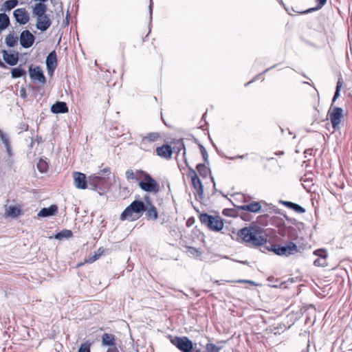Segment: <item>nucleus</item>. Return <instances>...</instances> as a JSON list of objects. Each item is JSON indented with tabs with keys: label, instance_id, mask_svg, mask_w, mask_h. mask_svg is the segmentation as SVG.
Wrapping results in <instances>:
<instances>
[{
	"label": "nucleus",
	"instance_id": "nucleus-1",
	"mask_svg": "<svg viewBox=\"0 0 352 352\" xmlns=\"http://www.w3.org/2000/svg\"><path fill=\"white\" fill-rule=\"evenodd\" d=\"M270 241L264 234V230L258 226L243 227V242L255 247L261 246V250L264 251V246H267Z\"/></svg>",
	"mask_w": 352,
	"mask_h": 352
},
{
	"label": "nucleus",
	"instance_id": "nucleus-2",
	"mask_svg": "<svg viewBox=\"0 0 352 352\" xmlns=\"http://www.w3.org/2000/svg\"><path fill=\"white\" fill-rule=\"evenodd\" d=\"M45 3H36L32 6V17L36 18V28L41 32L46 31L52 25L50 15L47 14Z\"/></svg>",
	"mask_w": 352,
	"mask_h": 352
},
{
	"label": "nucleus",
	"instance_id": "nucleus-3",
	"mask_svg": "<svg viewBox=\"0 0 352 352\" xmlns=\"http://www.w3.org/2000/svg\"><path fill=\"white\" fill-rule=\"evenodd\" d=\"M264 251L272 252L278 256H289L298 252L297 245L293 241H286L284 245L276 244L270 241L267 246H264Z\"/></svg>",
	"mask_w": 352,
	"mask_h": 352
},
{
	"label": "nucleus",
	"instance_id": "nucleus-4",
	"mask_svg": "<svg viewBox=\"0 0 352 352\" xmlns=\"http://www.w3.org/2000/svg\"><path fill=\"white\" fill-rule=\"evenodd\" d=\"M146 210V205L142 201H133L128 206L120 215V219L124 221H135L139 218L140 214Z\"/></svg>",
	"mask_w": 352,
	"mask_h": 352
},
{
	"label": "nucleus",
	"instance_id": "nucleus-5",
	"mask_svg": "<svg viewBox=\"0 0 352 352\" xmlns=\"http://www.w3.org/2000/svg\"><path fill=\"white\" fill-rule=\"evenodd\" d=\"M251 197L243 194V221H250V215L248 212L258 213L262 210L261 203L264 201H251Z\"/></svg>",
	"mask_w": 352,
	"mask_h": 352
},
{
	"label": "nucleus",
	"instance_id": "nucleus-6",
	"mask_svg": "<svg viewBox=\"0 0 352 352\" xmlns=\"http://www.w3.org/2000/svg\"><path fill=\"white\" fill-rule=\"evenodd\" d=\"M199 220L202 224L213 231H220L223 228V222L219 216L203 213L199 215Z\"/></svg>",
	"mask_w": 352,
	"mask_h": 352
},
{
	"label": "nucleus",
	"instance_id": "nucleus-7",
	"mask_svg": "<svg viewBox=\"0 0 352 352\" xmlns=\"http://www.w3.org/2000/svg\"><path fill=\"white\" fill-rule=\"evenodd\" d=\"M160 135L159 133H149L142 136L140 142V148L145 151H151L155 146V143L159 140Z\"/></svg>",
	"mask_w": 352,
	"mask_h": 352
},
{
	"label": "nucleus",
	"instance_id": "nucleus-8",
	"mask_svg": "<svg viewBox=\"0 0 352 352\" xmlns=\"http://www.w3.org/2000/svg\"><path fill=\"white\" fill-rule=\"evenodd\" d=\"M139 186L145 192L157 193L159 191L158 184L147 173H145L143 179L139 182Z\"/></svg>",
	"mask_w": 352,
	"mask_h": 352
},
{
	"label": "nucleus",
	"instance_id": "nucleus-9",
	"mask_svg": "<svg viewBox=\"0 0 352 352\" xmlns=\"http://www.w3.org/2000/svg\"><path fill=\"white\" fill-rule=\"evenodd\" d=\"M173 344L183 352H189L193 348L192 342L187 337H175L171 340Z\"/></svg>",
	"mask_w": 352,
	"mask_h": 352
},
{
	"label": "nucleus",
	"instance_id": "nucleus-10",
	"mask_svg": "<svg viewBox=\"0 0 352 352\" xmlns=\"http://www.w3.org/2000/svg\"><path fill=\"white\" fill-rule=\"evenodd\" d=\"M188 175L191 179L192 187L196 190L199 198L201 199L204 195V188L200 179L197 176L196 171L192 168L189 167Z\"/></svg>",
	"mask_w": 352,
	"mask_h": 352
},
{
	"label": "nucleus",
	"instance_id": "nucleus-11",
	"mask_svg": "<svg viewBox=\"0 0 352 352\" xmlns=\"http://www.w3.org/2000/svg\"><path fill=\"white\" fill-rule=\"evenodd\" d=\"M313 254L318 257L314 261V265L316 267L327 266V259L329 256L327 250L325 248H319L314 251Z\"/></svg>",
	"mask_w": 352,
	"mask_h": 352
},
{
	"label": "nucleus",
	"instance_id": "nucleus-12",
	"mask_svg": "<svg viewBox=\"0 0 352 352\" xmlns=\"http://www.w3.org/2000/svg\"><path fill=\"white\" fill-rule=\"evenodd\" d=\"M342 118L343 109L341 107H335L329 113V119L334 130L339 129V125Z\"/></svg>",
	"mask_w": 352,
	"mask_h": 352
},
{
	"label": "nucleus",
	"instance_id": "nucleus-13",
	"mask_svg": "<svg viewBox=\"0 0 352 352\" xmlns=\"http://www.w3.org/2000/svg\"><path fill=\"white\" fill-rule=\"evenodd\" d=\"M35 40L34 36L28 30H23L20 34V44L24 48L32 47Z\"/></svg>",
	"mask_w": 352,
	"mask_h": 352
},
{
	"label": "nucleus",
	"instance_id": "nucleus-14",
	"mask_svg": "<svg viewBox=\"0 0 352 352\" xmlns=\"http://www.w3.org/2000/svg\"><path fill=\"white\" fill-rule=\"evenodd\" d=\"M30 77L33 81H38L42 84H45L46 82L45 77L43 72L40 67L36 66L32 67V66L29 68Z\"/></svg>",
	"mask_w": 352,
	"mask_h": 352
},
{
	"label": "nucleus",
	"instance_id": "nucleus-15",
	"mask_svg": "<svg viewBox=\"0 0 352 352\" xmlns=\"http://www.w3.org/2000/svg\"><path fill=\"white\" fill-rule=\"evenodd\" d=\"M13 15L17 23L21 25L26 24L30 20V16L25 8H18L13 12Z\"/></svg>",
	"mask_w": 352,
	"mask_h": 352
},
{
	"label": "nucleus",
	"instance_id": "nucleus-16",
	"mask_svg": "<svg viewBox=\"0 0 352 352\" xmlns=\"http://www.w3.org/2000/svg\"><path fill=\"white\" fill-rule=\"evenodd\" d=\"M74 184L76 188L85 189L87 188L86 176L84 173L74 172L73 173Z\"/></svg>",
	"mask_w": 352,
	"mask_h": 352
},
{
	"label": "nucleus",
	"instance_id": "nucleus-17",
	"mask_svg": "<svg viewBox=\"0 0 352 352\" xmlns=\"http://www.w3.org/2000/svg\"><path fill=\"white\" fill-rule=\"evenodd\" d=\"M156 153L158 156L166 159H170L173 150L170 146L164 144L156 148Z\"/></svg>",
	"mask_w": 352,
	"mask_h": 352
},
{
	"label": "nucleus",
	"instance_id": "nucleus-18",
	"mask_svg": "<svg viewBox=\"0 0 352 352\" xmlns=\"http://www.w3.org/2000/svg\"><path fill=\"white\" fill-rule=\"evenodd\" d=\"M279 203L280 204L283 205L284 206H285L291 210H293L294 211H295L296 212H297L298 214L305 213L306 211L305 209L302 206H301L300 205H299L298 204L292 202V201L279 200Z\"/></svg>",
	"mask_w": 352,
	"mask_h": 352
},
{
	"label": "nucleus",
	"instance_id": "nucleus-19",
	"mask_svg": "<svg viewBox=\"0 0 352 352\" xmlns=\"http://www.w3.org/2000/svg\"><path fill=\"white\" fill-rule=\"evenodd\" d=\"M69 111L65 102H56L51 107V111L54 113H65Z\"/></svg>",
	"mask_w": 352,
	"mask_h": 352
},
{
	"label": "nucleus",
	"instance_id": "nucleus-20",
	"mask_svg": "<svg viewBox=\"0 0 352 352\" xmlns=\"http://www.w3.org/2000/svg\"><path fill=\"white\" fill-rule=\"evenodd\" d=\"M58 210V207L56 205H51L47 208H42L38 213L39 217H47L54 215Z\"/></svg>",
	"mask_w": 352,
	"mask_h": 352
},
{
	"label": "nucleus",
	"instance_id": "nucleus-21",
	"mask_svg": "<svg viewBox=\"0 0 352 352\" xmlns=\"http://www.w3.org/2000/svg\"><path fill=\"white\" fill-rule=\"evenodd\" d=\"M242 195L240 193H234L230 195V198H229V201L232 203L234 207L239 210H242L241 200Z\"/></svg>",
	"mask_w": 352,
	"mask_h": 352
},
{
	"label": "nucleus",
	"instance_id": "nucleus-22",
	"mask_svg": "<svg viewBox=\"0 0 352 352\" xmlns=\"http://www.w3.org/2000/svg\"><path fill=\"white\" fill-rule=\"evenodd\" d=\"M3 57L4 60L10 65L14 66L18 62V56L14 54H8L7 51L3 50Z\"/></svg>",
	"mask_w": 352,
	"mask_h": 352
},
{
	"label": "nucleus",
	"instance_id": "nucleus-23",
	"mask_svg": "<svg viewBox=\"0 0 352 352\" xmlns=\"http://www.w3.org/2000/svg\"><path fill=\"white\" fill-rule=\"evenodd\" d=\"M5 214L9 217L16 218L21 214V210L16 206H10L6 208Z\"/></svg>",
	"mask_w": 352,
	"mask_h": 352
},
{
	"label": "nucleus",
	"instance_id": "nucleus-24",
	"mask_svg": "<svg viewBox=\"0 0 352 352\" xmlns=\"http://www.w3.org/2000/svg\"><path fill=\"white\" fill-rule=\"evenodd\" d=\"M57 58L56 54L54 51L50 52L46 58V67H56Z\"/></svg>",
	"mask_w": 352,
	"mask_h": 352
},
{
	"label": "nucleus",
	"instance_id": "nucleus-25",
	"mask_svg": "<svg viewBox=\"0 0 352 352\" xmlns=\"http://www.w3.org/2000/svg\"><path fill=\"white\" fill-rule=\"evenodd\" d=\"M287 237L289 239L288 241H293L296 240L298 237V228L297 227H294L292 226H288L287 228Z\"/></svg>",
	"mask_w": 352,
	"mask_h": 352
},
{
	"label": "nucleus",
	"instance_id": "nucleus-26",
	"mask_svg": "<svg viewBox=\"0 0 352 352\" xmlns=\"http://www.w3.org/2000/svg\"><path fill=\"white\" fill-rule=\"evenodd\" d=\"M146 216L148 219H153L155 220L157 219L158 217V214L156 210V208L152 205L149 204V207L148 208H146Z\"/></svg>",
	"mask_w": 352,
	"mask_h": 352
},
{
	"label": "nucleus",
	"instance_id": "nucleus-27",
	"mask_svg": "<svg viewBox=\"0 0 352 352\" xmlns=\"http://www.w3.org/2000/svg\"><path fill=\"white\" fill-rule=\"evenodd\" d=\"M0 138L1 140L2 143L4 144L6 148V151L9 155H11V146L10 144V140L8 136L0 129Z\"/></svg>",
	"mask_w": 352,
	"mask_h": 352
},
{
	"label": "nucleus",
	"instance_id": "nucleus-28",
	"mask_svg": "<svg viewBox=\"0 0 352 352\" xmlns=\"http://www.w3.org/2000/svg\"><path fill=\"white\" fill-rule=\"evenodd\" d=\"M102 343L104 346L114 345L115 337L112 334L104 333L102 337Z\"/></svg>",
	"mask_w": 352,
	"mask_h": 352
},
{
	"label": "nucleus",
	"instance_id": "nucleus-29",
	"mask_svg": "<svg viewBox=\"0 0 352 352\" xmlns=\"http://www.w3.org/2000/svg\"><path fill=\"white\" fill-rule=\"evenodd\" d=\"M196 168L199 175L203 177H206L210 174V168L204 164H198Z\"/></svg>",
	"mask_w": 352,
	"mask_h": 352
},
{
	"label": "nucleus",
	"instance_id": "nucleus-30",
	"mask_svg": "<svg viewBox=\"0 0 352 352\" xmlns=\"http://www.w3.org/2000/svg\"><path fill=\"white\" fill-rule=\"evenodd\" d=\"M19 4L18 0H8L3 3V7L1 8V11H10Z\"/></svg>",
	"mask_w": 352,
	"mask_h": 352
},
{
	"label": "nucleus",
	"instance_id": "nucleus-31",
	"mask_svg": "<svg viewBox=\"0 0 352 352\" xmlns=\"http://www.w3.org/2000/svg\"><path fill=\"white\" fill-rule=\"evenodd\" d=\"M10 18L5 13L0 14V30L6 29L10 25Z\"/></svg>",
	"mask_w": 352,
	"mask_h": 352
},
{
	"label": "nucleus",
	"instance_id": "nucleus-32",
	"mask_svg": "<svg viewBox=\"0 0 352 352\" xmlns=\"http://www.w3.org/2000/svg\"><path fill=\"white\" fill-rule=\"evenodd\" d=\"M269 221L270 224L276 226L277 228L280 226H283V225L285 224L282 218L276 216L270 217Z\"/></svg>",
	"mask_w": 352,
	"mask_h": 352
},
{
	"label": "nucleus",
	"instance_id": "nucleus-33",
	"mask_svg": "<svg viewBox=\"0 0 352 352\" xmlns=\"http://www.w3.org/2000/svg\"><path fill=\"white\" fill-rule=\"evenodd\" d=\"M5 41L6 45L8 47H12L16 44L17 37L14 36V33H10L6 37Z\"/></svg>",
	"mask_w": 352,
	"mask_h": 352
},
{
	"label": "nucleus",
	"instance_id": "nucleus-34",
	"mask_svg": "<svg viewBox=\"0 0 352 352\" xmlns=\"http://www.w3.org/2000/svg\"><path fill=\"white\" fill-rule=\"evenodd\" d=\"M72 236V232L69 230H63L57 234H56L54 238L56 239H68Z\"/></svg>",
	"mask_w": 352,
	"mask_h": 352
},
{
	"label": "nucleus",
	"instance_id": "nucleus-35",
	"mask_svg": "<svg viewBox=\"0 0 352 352\" xmlns=\"http://www.w3.org/2000/svg\"><path fill=\"white\" fill-rule=\"evenodd\" d=\"M342 84H343L342 78H339L338 80V82L336 83V91H335L333 99H332V102H334L337 100V98L340 96V89L342 86Z\"/></svg>",
	"mask_w": 352,
	"mask_h": 352
},
{
	"label": "nucleus",
	"instance_id": "nucleus-36",
	"mask_svg": "<svg viewBox=\"0 0 352 352\" xmlns=\"http://www.w3.org/2000/svg\"><path fill=\"white\" fill-rule=\"evenodd\" d=\"M12 76L14 78H20L25 74V71L21 67H15L12 69Z\"/></svg>",
	"mask_w": 352,
	"mask_h": 352
},
{
	"label": "nucleus",
	"instance_id": "nucleus-37",
	"mask_svg": "<svg viewBox=\"0 0 352 352\" xmlns=\"http://www.w3.org/2000/svg\"><path fill=\"white\" fill-rule=\"evenodd\" d=\"M37 168L40 172L44 173L47 170L48 165L45 161L40 160L37 164Z\"/></svg>",
	"mask_w": 352,
	"mask_h": 352
},
{
	"label": "nucleus",
	"instance_id": "nucleus-38",
	"mask_svg": "<svg viewBox=\"0 0 352 352\" xmlns=\"http://www.w3.org/2000/svg\"><path fill=\"white\" fill-rule=\"evenodd\" d=\"M223 214L226 216L228 217H236L238 213L236 209L232 208H226L223 210Z\"/></svg>",
	"mask_w": 352,
	"mask_h": 352
},
{
	"label": "nucleus",
	"instance_id": "nucleus-39",
	"mask_svg": "<svg viewBox=\"0 0 352 352\" xmlns=\"http://www.w3.org/2000/svg\"><path fill=\"white\" fill-rule=\"evenodd\" d=\"M206 349L207 352H219L220 347L214 344L208 343L206 344Z\"/></svg>",
	"mask_w": 352,
	"mask_h": 352
},
{
	"label": "nucleus",
	"instance_id": "nucleus-40",
	"mask_svg": "<svg viewBox=\"0 0 352 352\" xmlns=\"http://www.w3.org/2000/svg\"><path fill=\"white\" fill-rule=\"evenodd\" d=\"M287 228H288V226H287L285 224H284L283 226H280V227L278 228V234L280 236H281L282 237L287 236Z\"/></svg>",
	"mask_w": 352,
	"mask_h": 352
},
{
	"label": "nucleus",
	"instance_id": "nucleus-41",
	"mask_svg": "<svg viewBox=\"0 0 352 352\" xmlns=\"http://www.w3.org/2000/svg\"><path fill=\"white\" fill-rule=\"evenodd\" d=\"M288 221L292 224L295 225L298 230L304 228V223L297 221L295 219L290 218V219H288Z\"/></svg>",
	"mask_w": 352,
	"mask_h": 352
},
{
	"label": "nucleus",
	"instance_id": "nucleus-42",
	"mask_svg": "<svg viewBox=\"0 0 352 352\" xmlns=\"http://www.w3.org/2000/svg\"><path fill=\"white\" fill-rule=\"evenodd\" d=\"M199 148H200V151H201V155L203 157L204 162L206 163H208V153H207L206 148L201 144L199 145Z\"/></svg>",
	"mask_w": 352,
	"mask_h": 352
},
{
	"label": "nucleus",
	"instance_id": "nucleus-43",
	"mask_svg": "<svg viewBox=\"0 0 352 352\" xmlns=\"http://www.w3.org/2000/svg\"><path fill=\"white\" fill-rule=\"evenodd\" d=\"M125 175L128 180H133L136 178L133 170L131 169H128L126 171Z\"/></svg>",
	"mask_w": 352,
	"mask_h": 352
},
{
	"label": "nucleus",
	"instance_id": "nucleus-44",
	"mask_svg": "<svg viewBox=\"0 0 352 352\" xmlns=\"http://www.w3.org/2000/svg\"><path fill=\"white\" fill-rule=\"evenodd\" d=\"M188 251L190 254L193 256H199L201 254L199 250L195 248L188 247Z\"/></svg>",
	"mask_w": 352,
	"mask_h": 352
},
{
	"label": "nucleus",
	"instance_id": "nucleus-45",
	"mask_svg": "<svg viewBox=\"0 0 352 352\" xmlns=\"http://www.w3.org/2000/svg\"><path fill=\"white\" fill-rule=\"evenodd\" d=\"M100 254H101V253L95 254L94 255L89 256L88 258H87L85 260V263H94L97 259H98Z\"/></svg>",
	"mask_w": 352,
	"mask_h": 352
},
{
	"label": "nucleus",
	"instance_id": "nucleus-46",
	"mask_svg": "<svg viewBox=\"0 0 352 352\" xmlns=\"http://www.w3.org/2000/svg\"><path fill=\"white\" fill-rule=\"evenodd\" d=\"M78 352H90L89 346L85 344H82L79 347Z\"/></svg>",
	"mask_w": 352,
	"mask_h": 352
},
{
	"label": "nucleus",
	"instance_id": "nucleus-47",
	"mask_svg": "<svg viewBox=\"0 0 352 352\" xmlns=\"http://www.w3.org/2000/svg\"><path fill=\"white\" fill-rule=\"evenodd\" d=\"M179 151H180L181 148H182L184 150V152H183V156L184 157H185V155H186V149H185V146H184V144L183 143V142H181L179 143V146L177 147ZM184 162H185V164H186V166H188V163H187V160L186 158H184Z\"/></svg>",
	"mask_w": 352,
	"mask_h": 352
},
{
	"label": "nucleus",
	"instance_id": "nucleus-48",
	"mask_svg": "<svg viewBox=\"0 0 352 352\" xmlns=\"http://www.w3.org/2000/svg\"><path fill=\"white\" fill-rule=\"evenodd\" d=\"M244 283L249 284L251 286H261V284H258L253 280H246V279H243V284Z\"/></svg>",
	"mask_w": 352,
	"mask_h": 352
},
{
	"label": "nucleus",
	"instance_id": "nucleus-49",
	"mask_svg": "<svg viewBox=\"0 0 352 352\" xmlns=\"http://www.w3.org/2000/svg\"><path fill=\"white\" fill-rule=\"evenodd\" d=\"M327 0H317L318 8H322L327 3Z\"/></svg>",
	"mask_w": 352,
	"mask_h": 352
},
{
	"label": "nucleus",
	"instance_id": "nucleus-50",
	"mask_svg": "<svg viewBox=\"0 0 352 352\" xmlns=\"http://www.w3.org/2000/svg\"><path fill=\"white\" fill-rule=\"evenodd\" d=\"M109 346V348L108 349L107 352H119L115 344L114 345H110Z\"/></svg>",
	"mask_w": 352,
	"mask_h": 352
},
{
	"label": "nucleus",
	"instance_id": "nucleus-51",
	"mask_svg": "<svg viewBox=\"0 0 352 352\" xmlns=\"http://www.w3.org/2000/svg\"><path fill=\"white\" fill-rule=\"evenodd\" d=\"M314 149L313 148H307L304 151L305 157H307V155H312Z\"/></svg>",
	"mask_w": 352,
	"mask_h": 352
},
{
	"label": "nucleus",
	"instance_id": "nucleus-52",
	"mask_svg": "<svg viewBox=\"0 0 352 352\" xmlns=\"http://www.w3.org/2000/svg\"><path fill=\"white\" fill-rule=\"evenodd\" d=\"M149 12H150V18L151 20L152 19V14H153V1L152 0H150Z\"/></svg>",
	"mask_w": 352,
	"mask_h": 352
},
{
	"label": "nucleus",
	"instance_id": "nucleus-53",
	"mask_svg": "<svg viewBox=\"0 0 352 352\" xmlns=\"http://www.w3.org/2000/svg\"><path fill=\"white\" fill-rule=\"evenodd\" d=\"M318 9L319 8H318V5H316V8H309V9L307 10L306 11H305L304 13H309V12H311L312 11H315V10H318Z\"/></svg>",
	"mask_w": 352,
	"mask_h": 352
},
{
	"label": "nucleus",
	"instance_id": "nucleus-54",
	"mask_svg": "<svg viewBox=\"0 0 352 352\" xmlns=\"http://www.w3.org/2000/svg\"><path fill=\"white\" fill-rule=\"evenodd\" d=\"M55 67H47V73L52 75L54 72Z\"/></svg>",
	"mask_w": 352,
	"mask_h": 352
},
{
	"label": "nucleus",
	"instance_id": "nucleus-55",
	"mask_svg": "<svg viewBox=\"0 0 352 352\" xmlns=\"http://www.w3.org/2000/svg\"><path fill=\"white\" fill-rule=\"evenodd\" d=\"M276 67V65H274L273 66H272V67H270L269 68H267L265 70L263 71V74H265V73L269 72L270 69H273V68H274Z\"/></svg>",
	"mask_w": 352,
	"mask_h": 352
},
{
	"label": "nucleus",
	"instance_id": "nucleus-56",
	"mask_svg": "<svg viewBox=\"0 0 352 352\" xmlns=\"http://www.w3.org/2000/svg\"><path fill=\"white\" fill-rule=\"evenodd\" d=\"M102 172L104 173V174H109L110 173V169L109 168H104Z\"/></svg>",
	"mask_w": 352,
	"mask_h": 352
},
{
	"label": "nucleus",
	"instance_id": "nucleus-57",
	"mask_svg": "<svg viewBox=\"0 0 352 352\" xmlns=\"http://www.w3.org/2000/svg\"><path fill=\"white\" fill-rule=\"evenodd\" d=\"M94 179H95L96 182L99 183L100 181L101 180V177L100 176H95Z\"/></svg>",
	"mask_w": 352,
	"mask_h": 352
},
{
	"label": "nucleus",
	"instance_id": "nucleus-58",
	"mask_svg": "<svg viewBox=\"0 0 352 352\" xmlns=\"http://www.w3.org/2000/svg\"><path fill=\"white\" fill-rule=\"evenodd\" d=\"M20 93H21V97H23V98H25V90H24V89H21V90L20 91Z\"/></svg>",
	"mask_w": 352,
	"mask_h": 352
},
{
	"label": "nucleus",
	"instance_id": "nucleus-59",
	"mask_svg": "<svg viewBox=\"0 0 352 352\" xmlns=\"http://www.w3.org/2000/svg\"><path fill=\"white\" fill-rule=\"evenodd\" d=\"M275 155H284V152L282 151H280L276 152Z\"/></svg>",
	"mask_w": 352,
	"mask_h": 352
},
{
	"label": "nucleus",
	"instance_id": "nucleus-60",
	"mask_svg": "<svg viewBox=\"0 0 352 352\" xmlns=\"http://www.w3.org/2000/svg\"><path fill=\"white\" fill-rule=\"evenodd\" d=\"M301 41H303L304 43H305L306 44H308V45H311L310 42L307 41V40H305L304 38H300Z\"/></svg>",
	"mask_w": 352,
	"mask_h": 352
},
{
	"label": "nucleus",
	"instance_id": "nucleus-61",
	"mask_svg": "<svg viewBox=\"0 0 352 352\" xmlns=\"http://www.w3.org/2000/svg\"><path fill=\"white\" fill-rule=\"evenodd\" d=\"M211 180H212V182L213 183L214 189L216 190V184H215V182H214V178L212 177H211Z\"/></svg>",
	"mask_w": 352,
	"mask_h": 352
},
{
	"label": "nucleus",
	"instance_id": "nucleus-62",
	"mask_svg": "<svg viewBox=\"0 0 352 352\" xmlns=\"http://www.w3.org/2000/svg\"><path fill=\"white\" fill-rule=\"evenodd\" d=\"M238 235H239V236H241L242 235V229H241V230H239L238 231Z\"/></svg>",
	"mask_w": 352,
	"mask_h": 352
},
{
	"label": "nucleus",
	"instance_id": "nucleus-63",
	"mask_svg": "<svg viewBox=\"0 0 352 352\" xmlns=\"http://www.w3.org/2000/svg\"><path fill=\"white\" fill-rule=\"evenodd\" d=\"M274 210L275 211V212H276V213L281 214V212H280V210H279L274 209Z\"/></svg>",
	"mask_w": 352,
	"mask_h": 352
},
{
	"label": "nucleus",
	"instance_id": "nucleus-64",
	"mask_svg": "<svg viewBox=\"0 0 352 352\" xmlns=\"http://www.w3.org/2000/svg\"><path fill=\"white\" fill-rule=\"evenodd\" d=\"M0 66L1 67H4L5 66L1 60H0Z\"/></svg>",
	"mask_w": 352,
	"mask_h": 352
}]
</instances>
